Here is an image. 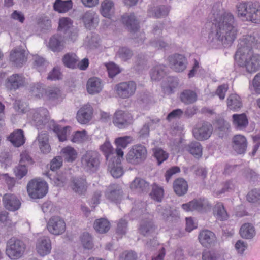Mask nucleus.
Wrapping results in <instances>:
<instances>
[{
    "mask_svg": "<svg viewBox=\"0 0 260 260\" xmlns=\"http://www.w3.org/2000/svg\"><path fill=\"white\" fill-rule=\"evenodd\" d=\"M239 233L243 238L251 239L255 235V228L252 224L246 223L241 226Z\"/></svg>",
    "mask_w": 260,
    "mask_h": 260,
    "instance_id": "42",
    "label": "nucleus"
},
{
    "mask_svg": "<svg viewBox=\"0 0 260 260\" xmlns=\"http://www.w3.org/2000/svg\"><path fill=\"white\" fill-rule=\"evenodd\" d=\"M33 164V160L26 152H22L20 154L19 164L14 170L15 175L19 179H21L27 173V167Z\"/></svg>",
    "mask_w": 260,
    "mask_h": 260,
    "instance_id": "14",
    "label": "nucleus"
},
{
    "mask_svg": "<svg viewBox=\"0 0 260 260\" xmlns=\"http://www.w3.org/2000/svg\"><path fill=\"white\" fill-rule=\"evenodd\" d=\"M49 113L46 108H39L32 111L31 123L37 128L42 129L47 123Z\"/></svg>",
    "mask_w": 260,
    "mask_h": 260,
    "instance_id": "8",
    "label": "nucleus"
},
{
    "mask_svg": "<svg viewBox=\"0 0 260 260\" xmlns=\"http://www.w3.org/2000/svg\"><path fill=\"white\" fill-rule=\"evenodd\" d=\"M154 156L156 158L158 165H160L168 158V154L161 148H156L154 150Z\"/></svg>",
    "mask_w": 260,
    "mask_h": 260,
    "instance_id": "63",
    "label": "nucleus"
},
{
    "mask_svg": "<svg viewBox=\"0 0 260 260\" xmlns=\"http://www.w3.org/2000/svg\"><path fill=\"white\" fill-rule=\"evenodd\" d=\"M45 86L42 84L37 83L33 85L30 88L31 95L40 99L45 94Z\"/></svg>",
    "mask_w": 260,
    "mask_h": 260,
    "instance_id": "52",
    "label": "nucleus"
},
{
    "mask_svg": "<svg viewBox=\"0 0 260 260\" xmlns=\"http://www.w3.org/2000/svg\"><path fill=\"white\" fill-rule=\"evenodd\" d=\"M220 257L218 252L214 250H205L202 253L203 260H218Z\"/></svg>",
    "mask_w": 260,
    "mask_h": 260,
    "instance_id": "62",
    "label": "nucleus"
},
{
    "mask_svg": "<svg viewBox=\"0 0 260 260\" xmlns=\"http://www.w3.org/2000/svg\"><path fill=\"white\" fill-rule=\"evenodd\" d=\"M51 248V242L49 237L43 236L38 239L36 249L38 254L41 256L49 254Z\"/></svg>",
    "mask_w": 260,
    "mask_h": 260,
    "instance_id": "18",
    "label": "nucleus"
},
{
    "mask_svg": "<svg viewBox=\"0 0 260 260\" xmlns=\"http://www.w3.org/2000/svg\"><path fill=\"white\" fill-rule=\"evenodd\" d=\"M170 11V7L165 5L150 7L148 14L150 17L160 18L167 16Z\"/></svg>",
    "mask_w": 260,
    "mask_h": 260,
    "instance_id": "30",
    "label": "nucleus"
},
{
    "mask_svg": "<svg viewBox=\"0 0 260 260\" xmlns=\"http://www.w3.org/2000/svg\"><path fill=\"white\" fill-rule=\"evenodd\" d=\"M167 67L164 65H157L154 67L151 71L152 80L159 81L164 77L166 74Z\"/></svg>",
    "mask_w": 260,
    "mask_h": 260,
    "instance_id": "47",
    "label": "nucleus"
},
{
    "mask_svg": "<svg viewBox=\"0 0 260 260\" xmlns=\"http://www.w3.org/2000/svg\"><path fill=\"white\" fill-rule=\"evenodd\" d=\"M37 142L41 152L47 154L50 151L51 148L48 142V135L47 133H41L39 134L35 142Z\"/></svg>",
    "mask_w": 260,
    "mask_h": 260,
    "instance_id": "36",
    "label": "nucleus"
},
{
    "mask_svg": "<svg viewBox=\"0 0 260 260\" xmlns=\"http://www.w3.org/2000/svg\"><path fill=\"white\" fill-rule=\"evenodd\" d=\"M37 23L38 28L42 32H46L51 28V21L47 16L39 17Z\"/></svg>",
    "mask_w": 260,
    "mask_h": 260,
    "instance_id": "49",
    "label": "nucleus"
},
{
    "mask_svg": "<svg viewBox=\"0 0 260 260\" xmlns=\"http://www.w3.org/2000/svg\"><path fill=\"white\" fill-rule=\"evenodd\" d=\"M253 4L251 2H248L241 3L237 4L236 8L238 16L243 20L249 21Z\"/></svg>",
    "mask_w": 260,
    "mask_h": 260,
    "instance_id": "26",
    "label": "nucleus"
},
{
    "mask_svg": "<svg viewBox=\"0 0 260 260\" xmlns=\"http://www.w3.org/2000/svg\"><path fill=\"white\" fill-rule=\"evenodd\" d=\"M73 27L72 20L69 18H62L59 21V29L63 34Z\"/></svg>",
    "mask_w": 260,
    "mask_h": 260,
    "instance_id": "58",
    "label": "nucleus"
},
{
    "mask_svg": "<svg viewBox=\"0 0 260 260\" xmlns=\"http://www.w3.org/2000/svg\"><path fill=\"white\" fill-rule=\"evenodd\" d=\"M132 189H136L141 192H147L150 189L149 183L140 178H136L131 183Z\"/></svg>",
    "mask_w": 260,
    "mask_h": 260,
    "instance_id": "40",
    "label": "nucleus"
},
{
    "mask_svg": "<svg viewBox=\"0 0 260 260\" xmlns=\"http://www.w3.org/2000/svg\"><path fill=\"white\" fill-rule=\"evenodd\" d=\"M113 3L110 0H105L101 4V13L105 17H109L113 13Z\"/></svg>",
    "mask_w": 260,
    "mask_h": 260,
    "instance_id": "50",
    "label": "nucleus"
},
{
    "mask_svg": "<svg viewBox=\"0 0 260 260\" xmlns=\"http://www.w3.org/2000/svg\"><path fill=\"white\" fill-rule=\"evenodd\" d=\"M118 95L122 98H128L133 95L136 89V84L133 81L123 82L115 86Z\"/></svg>",
    "mask_w": 260,
    "mask_h": 260,
    "instance_id": "13",
    "label": "nucleus"
},
{
    "mask_svg": "<svg viewBox=\"0 0 260 260\" xmlns=\"http://www.w3.org/2000/svg\"><path fill=\"white\" fill-rule=\"evenodd\" d=\"M34 66L39 72H43L46 71L48 62L43 57L35 55L34 57Z\"/></svg>",
    "mask_w": 260,
    "mask_h": 260,
    "instance_id": "54",
    "label": "nucleus"
},
{
    "mask_svg": "<svg viewBox=\"0 0 260 260\" xmlns=\"http://www.w3.org/2000/svg\"><path fill=\"white\" fill-rule=\"evenodd\" d=\"M198 239L201 244L206 248L214 247L217 242L215 234L208 230L201 231L198 235Z\"/></svg>",
    "mask_w": 260,
    "mask_h": 260,
    "instance_id": "16",
    "label": "nucleus"
},
{
    "mask_svg": "<svg viewBox=\"0 0 260 260\" xmlns=\"http://www.w3.org/2000/svg\"><path fill=\"white\" fill-rule=\"evenodd\" d=\"M47 46L51 51L54 52H60L65 46L64 38L58 34H55L50 38Z\"/></svg>",
    "mask_w": 260,
    "mask_h": 260,
    "instance_id": "24",
    "label": "nucleus"
},
{
    "mask_svg": "<svg viewBox=\"0 0 260 260\" xmlns=\"http://www.w3.org/2000/svg\"><path fill=\"white\" fill-rule=\"evenodd\" d=\"M73 2L72 0H56L53 5L54 10L59 13H64L72 9Z\"/></svg>",
    "mask_w": 260,
    "mask_h": 260,
    "instance_id": "44",
    "label": "nucleus"
},
{
    "mask_svg": "<svg viewBox=\"0 0 260 260\" xmlns=\"http://www.w3.org/2000/svg\"><path fill=\"white\" fill-rule=\"evenodd\" d=\"M94 227L96 231L99 233H106L110 229L109 222L105 218H101L96 219L94 223Z\"/></svg>",
    "mask_w": 260,
    "mask_h": 260,
    "instance_id": "48",
    "label": "nucleus"
},
{
    "mask_svg": "<svg viewBox=\"0 0 260 260\" xmlns=\"http://www.w3.org/2000/svg\"><path fill=\"white\" fill-rule=\"evenodd\" d=\"M232 121L235 127L239 129H244L248 124V119L244 113L233 114L232 116Z\"/></svg>",
    "mask_w": 260,
    "mask_h": 260,
    "instance_id": "39",
    "label": "nucleus"
},
{
    "mask_svg": "<svg viewBox=\"0 0 260 260\" xmlns=\"http://www.w3.org/2000/svg\"><path fill=\"white\" fill-rule=\"evenodd\" d=\"M251 10V14L249 21L255 23H260V4L254 3Z\"/></svg>",
    "mask_w": 260,
    "mask_h": 260,
    "instance_id": "59",
    "label": "nucleus"
},
{
    "mask_svg": "<svg viewBox=\"0 0 260 260\" xmlns=\"http://www.w3.org/2000/svg\"><path fill=\"white\" fill-rule=\"evenodd\" d=\"M69 186L74 193L81 196L85 194L88 184L86 179L83 177H72Z\"/></svg>",
    "mask_w": 260,
    "mask_h": 260,
    "instance_id": "15",
    "label": "nucleus"
},
{
    "mask_svg": "<svg viewBox=\"0 0 260 260\" xmlns=\"http://www.w3.org/2000/svg\"><path fill=\"white\" fill-rule=\"evenodd\" d=\"M25 51L20 47L13 50L10 55V60L17 67H21L26 61Z\"/></svg>",
    "mask_w": 260,
    "mask_h": 260,
    "instance_id": "20",
    "label": "nucleus"
},
{
    "mask_svg": "<svg viewBox=\"0 0 260 260\" xmlns=\"http://www.w3.org/2000/svg\"><path fill=\"white\" fill-rule=\"evenodd\" d=\"M209 206L208 201L204 199H194L188 203L182 205V208L186 211H201Z\"/></svg>",
    "mask_w": 260,
    "mask_h": 260,
    "instance_id": "22",
    "label": "nucleus"
},
{
    "mask_svg": "<svg viewBox=\"0 0 260 260\" xmlns=\"http://www.w3.org/2000/svg\"><path fill=\"white\" fill-rule=\"evenodd\" d=\"M83 247L85 249H91L93 246L91 236L88 233H84L80 237Z\"/></svg>",
    "mask_w": 260,
    "mask_h": 260,
    "instance_id": "60",
    "label": "nucleus"
},
{
    "mask_svg": "<svg viewBox=\"0 0 260 260\" xmlns=\"http://www.w3.org/2000/svg\"><path fill=\"white\" fill-rule=\"evenodd\" d=\"M68 181V174L67 172L63 171L58 172L54 178V184L59 187L65 185Z\"/></svg>",
    "mask_w": 260,
    "mask_h": 260,
    "instance_id": "55",
    "label": "nucleus"
},
{
    "mask_svg": "<svg viewBox=\"0 0 260 260\" xmlns=\"http://www.w3.org/2000/svg\"><path fill=\"white\" fill-rule=\"evenodd\" d=\"M27 191L29 196L32 199L42 198L47 193V184L44 181L32 179L27 184Z\"/></svg>",
    "mask_w": 260,
    "mask_h": 260,
    "instance_id": "6",
    "label": "nucleus"
},
{
    "mask_svg": "<svg viewBox=\"0 0 260 260\" xmlns=\"http://www.w3.org/2000/svg\"><path fill=\"white\" fill-rule=\"evenodd\" d=\"M168 60L170 68L176 72H181L186 68L187 59L182 54L171 55L168 57Z\"/></svg>",
    "mask_w": 260,
    "mask_h": 260,
    "instance_id": "11",
    "label": "nucleus"
},
{
    "mask_svg": "<svg viewBox=\"0 0 260 260\" xmlns=\"http://www.w3.org/2000/svg\"><path fill=\"white\" fill-rule=\"evenodd\" d=\"M213 19L209 39L213 45L221 43L230 46L237 35V26L234 16L229 13H213Z\"/></svg>",
    "mask_w": 260,
    "mask_h": 260,
    "instance_id": "1",
    "label": "nucleus"
},
{
    "mask_svg": "<svg viewBox=\"0 0 260 260\" xmlns=\"http://www.w3.org/2000/svg\"><path fill=\"white\" fill-rule=\"evenodd\" d=\"M155 227L150 219H142L139 228V232L144 236H149L155 232Z\"/></svg>",
    "mask_w": 260,
    "mask_h": 260,
    "instance_id": "31",
    "label": "nucleus"
},
{
    "mask_svg": "<svg viewBox=\"0 0 260 260\" xmlns=\"http://www.w3.org/2000/svg\"><path fill=\"white\" fill-rule=\"evenodd\" d=\"M133 55V51L126 47L119 48L117 52V56L124 61L129 60Z\"/></svg>",
    "mask_w": 260,
    "mask_h": 260,
    "instance_id": "57",
    "label": "nucleus"
},
{
    "mask_svg": "<svg viewBox=\"0 0 260 260\" xmlns=\"http://www.w3.org/2000/svg\"><path fill=\"white\" fill-rule=\"evenodd\" d=\"M147 151L146 147L142 145H136L126 154L127 161L133 165H139L143 163L147 158Z\"/></svg>",
    "mask_w": 260,
    "mask_h": 260,
    "instance_id": "7",
    "label": "nucleus"
},
{
    "mask_svg": "<svg viewBox=\"0 0 260 260\" xmlns=\"http://www.w3.org/2000/svg\"><path fill=\"white\" fill-rule=\"evenodd\" d=\"M171 208L159 205L157 206L156 212L157 214L165 221L168 220Z\"/></svg>",
    "mask_w": 260,
    "mask_h": 260,
    "instance_id": "61",
    "label": "nucleus"
},
{
    "mask_svg": "<svg viewBox=\"0 0 260 260\" xmlns=\"http://www.w3.org/2000/svg\"><path fill=\"white\" fill-rule=\"evenodd\" d=\"M123 23L131 32H136L139 29V22L134 14H125L122 17Z\"/></svg>",
    "mask_w": 260,
    "mask_h": 260,
    "instance_id": "28",
    "label": "nucleus"
},
{
    "mask_svg": "<svg viewBox=\"0 0 260 260\" xmlns=\"http://www.w3.org/2000/svg\"><path fill=\"white\" fill-rule=\"evenodd\" d=\"M93 110L90 105L81 108L77 114V119L81 124H86L91 119Z\"/></svg>",
    "mask_w": 260,
    "mask_h": 260,
    "instance_id": "27",
    "label": "nucleus"
},
{
    "mask_svg": "<svg viewBox=\"0 0 260 260\" xmlns=\"http://www.w3.org/2000/svg\"><path fill=\"white\" fill-rule=\"evenodd\" d=\"M60 90L57 87H48L45 89V96L49 100L54 101L60 96Z\"/></svg>",
    "mask_w": 260,
    "mask_h": 260,
    "instance_id": "53",
    "label": "nucleus"
},
{
    "mask_svg": "<svg viewBox=\"0 0 260 260\" xmlns=\"http://www.w3.org/2000/svg\"><path fill=\"white\" fill-rule=\"evenodd\" d=\"M238 65L245 67L249 73L255 72L260 69V55L249 53L235 58Z\"/></svg>",
    "mask_w": 260,
    "mask_h": 260,
    "instance_id": "3",
    "label": "nucleus"
},
{
    "mask_svg": "<svg viewBox=\"0 0 260 260\" xmlns=\"http://www.w3.org/2000/svg\"><path fill=\"white\" fill-rule=\"evenodd\" d=\"M47 228L51 234L59 235L64 232L66 230V223L61 217L55 216L49 219L47 222Z\"/></svg>",
    "mask_w": 260,
    "mask_h": 260,
    "instance_id": "9",
    "label": "nucleus"
},
{
    "mask_svg": "<svg viewBox=\"0 0 260 260\" xmlns=\"http://www.w3.org/2000/svg\"><path fill=\"white\" fill-rule=\"evenodd\" d=\"M60 153L61 156L67 162H73L77 156V151L71 146H67L62 148Z\"/></svg>",
    "mask_w": 260,
    "mask_h": 260,
    "instance_id": "46",
    "label": "nucleus"
},
{
    "mask_svg": "<svg viewBox=\"0 0 260 260\" xmlns=\"http://www.w3.org/2000/svg\"><path fill=\"white\" fill-rule=\"evenodd\" d=\"M236 182L233 180H229L222 183V188L216 192V194L224 193L226 192H231L234 191L236 188Z\"/></svg>",
    "mask_w": 260,
    "mask_h": 260,
    "instance_id": "56",
    "label": "nucleus"
},
{
    "mask_svg": "<svg viewBox=\"0 0 260 260\" xmlns=\"http://www.w3.org/2000/svg\"><path fill=\"white\" fill-rule=\"evenodd\" d=\"M123 191L121 187L116 184H111L105 192L106 198L112 202L118 203L122 199Z\"/></svg>",
    "mask_w": 260,
    "mask_h": 260,
    "instance_id": "21",
    "label": "nucleus"
},
{
    "mask_svg": "<svg viewBox=\"0 0 260 260\" xmlns=\"http://www.w3.org/2000/svg\"><path fill=\"white\" fill-rule=\"evenodd\" d=\"M3 203L6 209L12 211L18 210L21 206L20 200L15 194L11 193H6L4 195Z\"/></svg>",
    "mask_w": 260,
    "mask_h": 260,
    "instance_id": "19",
    "label": "nucleus"
},
{
    "mask_svg": "<svg viewBox=\"0 0 260 260\" xmlns=\"http://www.w3.org/2000/svg\"><path fill=\"white\" fill-rule=\"evenodd\" d=\"M100 154L96 151H87L81 158L82 167L88 172H96L100 166Z\"/></svg>",
    "mask_w": 260,
    "mask_h": 260,
    "instance_id": "5",
    "label": "nucleus"
},
{
    "mask_svg": "<svg viewBox=\"0 0 260 260\" xmlns=\"http://www.w3.org/2000/svg\"><path fill=\"white\" fill-rule=\"evenodd\" d=\"M173 188L177 196H182L187 193L188 186L187 182L184 179L179 178L174 180Z\"/></svg>",
    "mask_w": 260,
    "mask_h": 260,
    "instance_id": "35",
    "label": "nucleus"
},
{
    "mask_svg": "<svg viewBox=\"0 0 260 260\" xmlns=\"http://www.w3.org/2000/svg\"><path fill=\"white\" fill-rule=\"evenodd\" d=\"M179 84L178 78L174 76L168 77L161 84L163 92L167 95L173 94Z\"/></svg>",
    "mask_w": 260,
    "mask_h": 260,
    "instance_id": "23",
    "label": "nucleus"
},
{
    "mask_svg": "<svg viewBox=\"0 0 260 260\" xmlns=\"http://www.w3.org/2000/svg\"><path fill=\"white\" fill-rule=\"evenodd\" d=\"M8 138L14 146L17 147L21 146L25 142L23 131L20 129L15 130Z\"/></svg>",
    "mask_w": 260,
    "mask_h": 260,
    "instance_id": "38",
    "label": "nucleus"
},
{
    "mask_svg": "<svg viewBox=\"0 0 260 260\" xmlns=\"http://www.w3.org/2000/svg\"><path fill=\"white\" fill-rule=\"evenodd\" d=\"M62 60L66 67L74 69L77 68V63L79 61V58L75 53H68L63 56Z\"/></svg>",
    "mask_w": 260,
    "mask_h": 260,
    "instance_id": "45",
    "label": "nucleus"
},
{
    "mask_svg": "<svg viewBox=\"0 0 260 260\" xmlns=\"http://www.w3.org/2000/svg\"><path fill=\"white\" fill-rule=\"evenodd\" d=\"M25 249V243L22 241L13 237L7 242L6 253L11 259H18L23 256Z\"/></svg>",
    "mask_w": 260,
    "mask_h": 260,
    "instance_id": "2",
    "label": "nucleus"
},
{
    "mask_svg": "<svg viewBox=\"0 0 260 260\" xmlns=\"http://www.w3.org/2000/svg\"><path fill=\"white\" fill-rule=\"evenodd\" d=\"M81 19L85 28L89 30L96 27L99 22V16L93 10H89L83 13L81 17Z\"/></svg>",
    "mask_w": 260,
    "mask_h": 260,
    "instance_id": "17",
    "label": "nucleus"
},
{
    "mask_svg": "<svg viewBox=\"0 0 260 260\" xmlns=\"http://www.w3.org/2000/svg\"><path fill=\"white\" fill-rule=\"evenodd\" d=\"M226 104L228 109L234 111H238L242 107L241 98L236 94H231L227 98Z\"/></svg>",
    "mask_w": 260,
    "mask_h": 260,
    "instance_id": "37",
    "label": "nucleus"
},
{
    "mask_svg": "<svg viewBox=\"0 0 260 260\" xmlns=\"http://www.w3.org/2000/svg\"><path fill=\"white\" fill-rule=\"evenodd\" d=\"M214 125L218 135L221 138L228 134L230 128L229 123L221 118L217 119L214 123Z\"/></svg>",
    "mask_w": 260,
    "mask_h": 260,
    "instance_id": "33",
    "label": "nucleus"
},
{
    "mask_svg": "<svg viewBox=\"0 0 260 260\" xmlns=\"http://www.w3.org/2000/svg\"><path fill=\"white\" fill-rule=\"evenodd\" d=\"M184 149L197 159L200 158L202 156L203 147L199 142L193 141L185 145Z\"/></svg>",
    "mask_w": 260,
    "mask_h": 260,
    "instance_id": "32",
    "label": "nucleus"
},
{
    "mask_svg": "<svg viewBox=\"0 0 260 260\" xmlns=\"http://www.w3.org/2000/svg\"><path fill=\"white\" fill-rule=\"evenodd\" d=\"M24 83L25 78L22 75L14 74L7 78L6 86L10 90H16L23 86Z\"/></svg>",
    "mask_w": 260,
    "mask_h": 260,
    "instance_id": "25",
    "label": "nucleus"
},
{
    "mask_svg": "<svg viewBox=\"0 0 260 260\" xmlns=\"http://www.w3.org/2000/svg\"><path fill=\"white\" fill-rule=\"evenodd\" d=\"M213 131L212 125L208 122H203L197 125L192 130V133L196 140L203 141L208 139Z\"/></svg>",
    "mask_w": 260,
    "mask_h": 260,
    "instance_id": "10",
    "label": "nucleus"
},
{
    "mask_svg": "<svg viewBox=\"0 0 260 260\" xmlns=\"http://www.w3.org/2000/svg\"><path fill=\"white\" fill-rule=\"evenodd\" d=\"M113 122L119 128H125L133 123V118L129 113L119 110L115 113Z\"/></svg>",
    "mask_w": 260,
    "mask_h": 260,
    "instance_id": "12",
    "label": "nucleus"
},
{
    "mask_svg": "<svg viewBox=\"0 0 260 260\" xmlns=\"http://www.w3.org/2000/svg\"><path fill=\"white\" fill-rule=\"evenodd\" d=\"M180 101L186 105L194 103L197 100V95L195 91L190 89H185L180 94Z\"/></svg>",
    "mask_w": 260,
    "mask_h": 260,
    "instance_id": "41",
    "label": "nucleus"
},
{
    "mask_svg": "<svg viewBox=\"0 0 260 260\" xmlns=\"http://www.w3.org/2000/svg\"><path fill=\"white\" fill-rule=\"evenodd\" d=\"M257 40L253 35H244L239 40L235 58L252 53V49L257 48Z\"/></svg>",
    "mask_w": 260,
    "mask_h": 260,
    "instance_id": "4",
    "label": "nucleus"
},
{
    "mask_svg": "<svg viewBox=\"0 0 260 260\" xmlns=\"http://www.w3.org/2000/svg\"><path fill=\"white\" fill-rule=\"evenodd\" d=\"M102 88L101 80L97 77L91 78L87 82V90L90 94L99 93Z\"/></svg>",
    "mask_w": 260,
    "mask_h": 260,
    "instance_id": "34",
    "label": "nucleus"
},
{
    "mask_svg": "<svg viewBox=\"0 0 260 260\" xmlns=\"http://www.w3.org/2000/svg\"><path fill=\"white\" fill-rule=\"evenodd\" d=\"M153 200L157 202H161L164 197V189L162 187L158 186L155 183L152 185V190L149 194Z\"/></svg>",
    "mask_w": 260,
    "mask_h": 260,
    "instance_id": "51",
    "label": "nucleus"
},
{
    "mask_svg": "<svg viewBox=\"0 0 260 260\" xmlns=\"http://www.w3.org/2000/svg\"><path fill=\"white\" fill-rule=\"evenodd\" d=\"M132 140L133 139L131 137L125 136L116 138L115 142L117 147L125 148Z\"/></svg>",
    "mask_w": 260,
    "mask_h": 260,
    "instance_id": "64",
    "label": "nucleus"
},
{
    "mask_svg": "<svg viewBox=\"0 0 260 260\" xmlns=\"http://www.w3.org/2000/svg\"><path fill=\"white\" fill-rule=\"evenodd\" d=\"M213 212L216 218L220 221L226 220L229 218V215L224 205L221 202L217 203L214 206L213 209Z\"/></svg>",
    "mask_w": 260,
    "mask_h": 260,
    "instance_id": "43",
    "label": "nucleus"
},
{
    "mask_svg": "<svg viewBox=\"0 0 260 260\" xmlns=\"http://www.w3.org/2000/svg\"><path fill=\"white\" fill-rule=\"evenodd\" d=\"M233 147L234 150L238 154H243L245 152L247 147V142L246 138L241 135H237L233 138Z\"/></svg>",
    "mask_w": 260,
    "mask_h": 260,
    "instance_id": "29",
    "label": "nucleus"
}]
</instances>
